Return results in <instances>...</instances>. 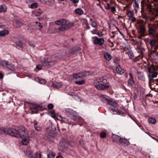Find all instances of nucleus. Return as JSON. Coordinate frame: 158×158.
I'll return each instance as SVG.
<instances>
[{
    "label": "nucleus",
    "mask_w": 158,
    "mask_h": 158,
    "mask_svg": "<svg viewBox=\"0 0 158 158\" xmlns=\"http://www.w3.org/2000/svg\"><path fill=\"white\" fill-rule=\"evenodd\" d=\"M139 78L142 80H144L145 79L143 74L141 73L139 75Z\"/></svg>",
    "instance_id": "ea45409f"
},
{
    "label": "nucleus",
    "mask_w": 158,
    "mask_h": 158,
    "mask_svg": "<svg viewBox=\"0 0 158 158\" xmlns=\"http://www.w3.org/2000/svg\"><path fill=\"white\" fill-rule=\"evenodd\" d=\"M74 25V23H69L66 24L65 26L64 27L62 28H60V29L61 31H64L67 29L73 27Z\"/></svg>",
    "instance_id": "9b49d317"
},
{
    "label": "nucleus",
    "mask_w": 158,
    "mask_h": 158,
    "mask_svg": "<svg viewBox=\"0 0 158 158\" xmlns=\"http://www.w3.org/2000/svg\"><path fill=\"white\" fill-rule=\"evenodd\" d=\"M130 78L128 81L129 84L130 85H132L134 83V81L133 79V75L131 73H130Z\"/></svg>",
    "instance_id": "412c9836"
},
{
    "label": "nucleus",
    "mask_w": 158,
    "mask_h": 158,
    "mask_svg": "<svg viewBox=\"0 0 158 158\" xmlns=\"http://www.w3.org/2000/svg\"><path fill=\"white\" fill-rule=\"evenodd\" d=\"M0 65L3 68L8 71H14L15 70V67L14 65L6 60H0Z\"/></svg>",
    "instance_id": "39448f33"
},
{
    "label": "nucleus",
    "mask_w": 158,
    "mask_h": 158,
    "mask_svg": "<svg viewBox=\"0 0 158 158\" xmlns=\"http://www.w3.org/2000/svg\"><path fill=\"white\" fill-rule=\"evenodd\" d=\"M55 58L56 57L54 56L48 58L45 57L42 59L41 62L43 65L48 67H50L54 65L55 64Z\"/></svg>",
    "instance_id": "7ed1b4c3"
},
{
    "label": "nucleus",
    "mask_w": 158,
    "mask_h": 158,
    "mask_svg": "<svg viewBox=\"0 0 158 158\" xmlns=\"http://www.w3.org/2000/svg\"><path fill=\"white\" fill-rule=\"evenodd\" d=\"M106 134L105 133H102L101 134L100 137L102 138H104L106 136Z\"/></svg>",
    "instance_id": "de8ad7c7"
},
{
    "label": "nucleus",
    "mask_w": 158,
    "mask_h": 158,
    "mask_svg": "<svg viewBox=\"0 0 158 158\" xmlns=\"http://www.w3.org/2000/svg\"><path fill=\"white\" fill-rule=\"evenodd\" d=\"M25 127L23 126L18 127L17 129L7 128H6V133L16 138H19L21 134L25 130Z\"/></svg>",
    "instance_id": "f03ea898"
},
{
    "label": "nucleus",
    "mask_w": 158,
    "mask_h": 158,
    "mask_svg": "<svg viewBox=\"0 0 158 158\" xmlns=\"http://www.w3.org/2000/svg\"><path fill=\"white\" fill-rule=\"evenodd\" d=\"M97 35H98L99 37H101L102 36V33H97Z\"/></svg>",
    "instance_id": "052dcab7"
},
{
    "label": "nucleus",
    "mask_w": 158,
    "mask_h": 158,
    "mask_svg": "<svg viewBox=\"0 0 158 158\" xmlns=\"http://www.w3.org/2000/svg\"><path fill=\"white\" fill-rule=\"evenodd\" d=\"M9 33V31L8 30H4L2 31H0V36H4L6 35H7Z\"/></svg>",
    "instance_id": "a211bd4d"
},
{
    "label": "nucleus",
    "mask_w": 158,
    "mask_h": 158,
    "mask_svg": "<svg viewBox=\"0 0 158 158\" xmlns=\"http://www.w3.org/2000/svg\"><path fill=\"white\" fill-rule=\"evenodd\" d=\"M154 32V30L151 28H149V33L150 34H152Z\"/></svg>",
    "instance_id": "37998d69"
},
{
    "label": "nucleus",
    "mask_w": 158,
    "mask_h": 158,
    "mask_svg": "<svg viewBox=\"0 0 158 158\" xmlns=\"http://www.w3.org/2000/svg\"><path fill=\"white\" fill-rule=\"evenodd\" d=\"M56 156V153L53 152H50L48 155V158H54Z\"/></svg>",
    "instance_id": "a878e982"
},
{
    "label": "nucleus",
    "mask_w": 158,
    "mask_h": 158,
    "mask_svg": "<svg viewBox=\"0 0 158 158\" xmlns=\"http://www.w3.org/2000/svg\"><path fill=\"white\" fill-rule=\"evenodd\" d=\"M90 20L91 21V25L92 27L96 28L98 27V25L97 23L94 21L92 20L91 19H90Z\"/></svg>",
    "instance_id": "cd10ccee"
},
{
    "label": "nucleus",
    "mask_w": 158,
    "mask_h": 158,
    "mask_svg": "<svg viewBox=\"0 0 158 158\" xmlns=\"http://www.w3.org/2000/svg\"><path fill=\"white\" fill-rule=\"evenodd\" d=\"M59 155L57 156L56 158H63V157L60 155V153H58Z\"/></svg>",
    "instance_id": "5fc2aeb1"
},
{
    "label": "nucleus",
    "mask_w": 158,
    "mask_h": 158,
    "mask_svg": "<svg viewBox=\"0 0 158 158\" xmlns=\"http://www.w3.org/2000/svg\"><path fill=\"white\" fill-rule=\"evenodd\" d=\"M36 68L38 69L39 70H40V66L39 65H37L36 66Z\"/></svg>",
    "instance_id": "e2e57ef3"
},
{
    "label": "nucleus",
    "mask_w": 158,
    "mask_h": 158,
    "mask_svg": "<svg viewBox=\"0 0 158 158\" xmlns=\"http://www.w3.org/2000/svg\"><path fill=\"white\" fill-rule=\"evenodd\" d=\"M85 83V81L84 80H82L80 81H76L75 82V84H78L79 85H81Z\"/></svg>",
    "instance_id": "72a5a7b5"
},
{
    "label": "nucleus",
    "mask_w": 158,
    "mask_h": 158,
    "mask_svg": "<svg viewBox=\"0 0 158 158\" xmlns=\"http://www.w3.org/2000/svg\"><path fill=\"white\" fill-rule=\"evenodd\" d=\"M6 133V128L5 129L2 127H0V134Z\"/></svg>",
    "instance_id": "58836bf2"
},
{
    "label": "nucleus",
    "mask_w": 158,
    "mask_h": 158,
    "mask_svg": "<svg viewBox=\"0 0 158 158\" xmlns=\"http://www.w3.org/2000/svg\"><path fill=\"white\" fill-rule=\"evenodd\" d=\"M7 7L4 5L2 4L0 6V12H5L6 11Z\"/></svg>",
    "instance_id": "6ab92c4d"
},
{
    "label": "nucleus",
    "mask_w": 158,
    "mask_h": 158,
    "mask_svg": "<svg viewBox=\"0 0 158 158\" xmlns=\"http://www.w3.org/2000/svg\"><path fill=\"white\" fill-rule=\"evenodd\" d=\"M156 140L157 142H158V140L156 139Z\"/></svg>",
    "instance_id": "774afa93"
},
{
    "label": "nucleus",
    "mask_w": 158,
    "mask_h": 158,
    "mask_svg": "<svg viewBox=\"0 0 158 158\" xmlns=\"http://www.w3.org/2000/svg\"><path fill=\"white\" fill-rule=\"evenodd\" d=\"M67 56L66 52L65 50H63L59 52L58 55H56V58L59 59L64 57Z\"/></svg>",
    "instance_id": "6e6552de"
},
{
    "label": "nucleus",
    "mask_w": 158,
    "mask_h": 158,
    "mask_svg": "<svg viewBox=\"0 0 158 158\" xmlns=\"http://www.w3.org/2000/svg\"><path fill=\"white\" fill-rule=\"evenodd\" d=\"M122 137L118 135H115L113 137V140L117 143L121 144Z\"/></svg>",
    "instance_id": "ddd939ff"
},
{
    "label": "nucleus",
    "mask_w": 158,
    "mask_h": 158,
    "mask_svg": "<svg viewBox=\"0 0 158 158\" xmlns=\"http://www.w3.org/2000/svg\"><path fill=\"white\" fill-rule=\"evenodd\" d=\"M134 15V12L132 11H130L128 13V16L129 18L132 17Z\"/></svg>",
    "instance_id": "f704fd0d"
},
{
    "label": "nucleus",
    "mask_w": 158,
    "mask_h": 158,
    "mask_svg": "<svg viewBox=\"0 0 158 158\" xmlns=\"http://www.w3.org/2000/svg\"><path fill=\"white\" fill-rule=\"evenodd\" d=\"M19 138L22 139L21 143L23 145H27L29 141V136L28 131L26 128H25V130L23 131Z\"/></svg>",
    "instance_id": "20e7f679"
},
{
    "label": "nucleus",
    "mask_w": 158,
    "mask_h": 158,
    "mask_svg": "<svg viewBox=\"0 0 158 158\" xmlns=\"http://www.w3.org/2000/svg\"><path fill=\"white\" fill-rule=\"evenodd\" d=\"M66 23V21L64 19H61L59 20H57L55 22L56 24L59 25H61V26L59 27V30L60 31V28L64 27L65 26Z\"/></svg>",
    "instance_id": "0eeeda50"
},
{
    "label": "nucleus",
    "mask_w": 158,
    "mask_h": 158,
    "mask_svg": "<svg viewBox=\"0 0 158 158\" xmlns=\"http://www.w3.org/2000/svg\"><path fill=\"white\" fill-rule=\"evenodd\" d=\"M129 19L131 20L132 22H134L135 20V19L133 17V16L132 17L129 18Z\"/></svg>",
    "instance_id": "49530a36"
},
{
    "label": "nucleus",
    "mask_w": 158,
    "mask_h": 158,
    "mask_svg": "<svg viewBox=\"0 0 158 158\" xmlns=\"http://www.w3.org/2000/svg\"><path fill=\"white\" fill-rule=\"evenodd\" d=\"M129 142L127 139L122 138L121 144H126L128 145L129 144Z\"/></svg>",
    "instance_id": "393cba45"
},
{
    "label": "nucleus",
    "mask_w": 158,
    "mask_h": 158,
    "mask_svg": "<svg viewBox=\"0 0 158 158\" xmlns=\"http://www.w3.org/2000/svg\"><path fill=\"white\" fill-rule=\"evenodd\" d=\"M88 29H89V28H90V27H89V26H88Z\"/></svg>",
    "instance_id": "69168bd1"
},
{
    "label": "nucleus",
    "mask_w": 158,
    "mask_h": 158,
    "mask_svg": "<svg viewBox=\"0 0 158 158\" xmlns=\"http://www.w3.org/2000/svg\"><path fill=\"white\" fill-rule=\"evenodd\" d=\"M106 8L108 9L110 8V5L108 3L107 5Z\"/></svg>",
    "instance_id": "bf43d9fd"
},
{
    "label": "nucleus",
    "mask_w": 158,
    "mask_h": 158,
    "mask_svg": "<svg viewBox=\"0 0 158 158\" xmlns=\"http://www.w3.org/2000/svg\"><path fill=\"white\" fill-rule=\"evenodd\" d=\"M96 39L93 42L95 44H98L100 45H102L104 42V40L102 38H98L97 37H96Z\"/></svg>",
    "instance_id": "9d476101"
},
{
    "label": "nucleus",
    "mask_w": 158,
    "mask_h": 158,
    "mask_svg": "<svg viewBox=\"0 0 158 158\" xmlns=\"http://www.w3.org/2000/svg\"><path fill=\"white\" fill-rule=\"evenodd\" d=\"M107 77L106 76L100 77L94 82L95 86L98 89L104 90L108 89L110 85L107 84Z\"/></svg>",
    "instance_id": "f257e3e1"
},
{
    "label": "nucleus",
    "mask_w": 158,
    "mask_h": 158,
    "mask_svg": "<svg viewBox=\"0 0 158 158\" xmlns=\"http://www.w3.org/2000/svg\"><path fill=\"white\" fill-rule=\"evenodd\" d=\"M33 158H40V153L38 152H36L33 156Z\"/></svg>",
    "instance_id": "4c0bfd02"
},
{
    "label": "nucleus",
    "mask_w": 158,
    "mask_h": 158,
    "mask_svg": "<svg viewBox=\"0 0 158 158\" xmlns=\"http://www.w3.org/2000/svg\"><path fill=\"white\" fill-rule=\"evenodd\" d=\"M78 76H79V73L75 74L73 75V78H74L75 79H78V78H79Z\"/></svg>",
    "instance_id": "c03bdc74"
},
{
    "label": "nucleus",
    "mask_w": 158,
    "mask_h": 158,
    "mask_svg": "<svg viewBox=\"0 0 158 158\" xmlns=\"http://www.w3.org/2000/svg\"><path fill=\"white\" fill-rule=\"evenodd\" d=\"M75 11L77 14L79 15H81L83 13V10L80 8H77L75 9Z\"/></svg>",
    "instance_id": "b1692460"
},
{
    "label": "nucleus",
    "mask_w": 158,
    "mask_h": 158,
    "mask_svg": "<svg viewBox=\"0 0 158 158\" xmlns=\"http://www.w3.org/2000/svg\"><path fill=\"white\" fill-rule=\"evenodd\" d=\"M104 57L107 60L109 61L111 59L112 56L108 53H106L104 54Z\"/></svg>",
    "instance_id": "4be33fe9"
},
{
    "label": "nucleus",
    "mask_w": 158,
    "mask_h": 158,
    "mask_svg": "<svg viewBox=\"0 0 158 158\" xmlns=\"http://www.w3.org/2000/svg\"><path fill=\"white\" fill-rule=\"evenodd\" d=\"M156 44V41L154 40H151L150 42V44L152 47L154 46Z\"/></svg>",
    "instance_id": "c9c22d12"
},
{
    "label": "nucleus",
    "mask_w": 158,
    "mask_h": 158,
    "mask_svg": "<svg viewBox=\"0 0 158 158\" xmlns=\"http://www.w3.org/2000/svg\"><path fill=\"white\" fill-rule=\"evenodd\" d=\"M3 77V75L1 73H0V79H2Z\"/></svg>",
    "instance_id": "680f3d73"
},
{
    "label": "nucleus",
    "mask_w": 158,
    "mask_h": 158,
    "mask_svg": "<svg viewBox=\"0 0 158 158\" xmlns=\"http://www.w3.org/2000/svg\"><path fill=\"white\" fill-rule=\"evenodd\" d=\"M62 85L61 82H54L53 83V85L54 87L59 89L61 87Z\"/></svg>",
    "instance_id": "dca6fc26"
},
{
    "label": "nucleus",
    "mask_w": 158,
    "mask_h": 158,
    "mask_svg": "<svg viewBox=\"0 0 158 158\" xmlns=\"http://www.w3.org/2000/svg\"><path fill=\"white\" fill-rule=\"evenodd\" d=\"M78 79H80L81 78H83L82 75V74L81 73H79V76H78Z\"/></svg>",
    "instance_id": "3c124183"
},
{
    "label": "nucleus",
    "mask_w": 158,
    "mask_h": 158,
    "mask_svg": "<svg viewBox=\"0 0 158 158\" xmlns=\"http://www.w3.org/2000/svg\"><path fill=\"white\" fill-rule=\"evenodd\" d=\"M25 154L30 158H33L32 154L30 151H27L25 152Z\"/></svg>",
    "instance_id": "bb28decb"
},
{
    "label": "nucleus",
    "mask_w": 158,
    "mask_h": 158,
    "mask_svg": "<svg viewBox=\"0 0 158 158\" xmlns=\"http://www.w3.org/2000/svg\"><path fill=\"white\" fill-rule=\"evenodd\" d=\"M53 107V105L52 104H50L48 105V107L49 109H52Z\"/></svg>",
    "instance_id": "a18cd8bd"
},
{
    "label": "nucleus",
    "mask_w": 158,
    "mask_h": 158,
    "mask_svg": "<svg viewBox=\"0 0 158 158\" xmlns=\"http://www.w3.org/2000/svg\"><path fill=\"white\" fill-rule=\"evenodd\" d=\"M126 53L128 54L130 58L132 59L133 58L134 56L131 51H130L129 50L127 51Z\"/></svg>",
    "instance_id": "c756f323"
},
{
    "label": "nucleus",
    "mask_w": 158,
    "mask_h": 158,
    "mask_svg": "<svg viewBox=\"0 0 158 158\" xmlns=\"http://www.w3.org/2000/svg\"><path fill=\"white\" fill-rule=\"evenodd\" d=\"M38 6V4L37 3H34L31 4V5L30 8L31 9H34L36 8Z\"/></svg>",
    "instance_id": "2f4dec72"
},
{
    "label": "nucleus",
    "mask_w": 158,
    "mask_h": 158,
    "mask_svg": "<svg viewBox=\"0 0 158 158\" xmlns=\"http://www.w3.org/2000/svg\"><path fill=\"white\" fill-rule=\"evenodd\" d=\"M81 73L82 74V75L83 77L88 76L89 74V72L87 71H85Z\"/></svg>",
    "instance_id": "473e14b6"
},
{
    "label": "nucleus",
    "mask_w": 158,
    "mask_h": 158,
    "mask_svg": "<svg viewBox=\"0 0 158 158\" xmlns=\"http://www.w3.org/2000/svg\"><path fill=\"white\" fill-rule=\"evenodd\" d=\"M116 70L117 73L120 75L122 74L123 73V70H122L119 66H118L116 67Z\"/></svg>",
    "instance_id": "5701e85b"
},
{
    "label": "nucleus",
    "mask_w": 158,
    "mask_h": 158,
    "mask_svg": "<svg viewBox=\"0 0 158 158\" xmlns=\"http://www.w3.org/2000/svg\"><path fill=\"white\" fill-rule=\"evenodd\" d=\"M38 107L36 104H33L30 106V109L32 113H36L38 112Z\"/></svg>",
    "instance_id": "f8f14e48"
},
{
    "label": "nucleus",
    "mask_w": 158,
    "mask_h": 158,
    "mask_svg": "<svg viewBox=\"0 0 158 158\" xmlns=\"http://www.w3.org/2000/svg\"><path fill=\"white\" fill-rule=\"evenodd\" d=\"M67 113L68 115H73V118L75 120H79L81 119L80 117L77 116L76 112L70 109H67L66 110Z\"/></svg>",
    "instance_id": "423d86ee"
},
{
    "label": "nucleus",
    "mask_w": 158,
    "mask_h": 158,
    "mask_svg": "<svg viewBox=\"0 0 158 158\" xmlns=\"http://www.w3.org/2000/svg\"><path fill=\"white\" fill-rule=\"evenodd\" d=\"M100 98L102 102L107 103L109 102L110 98H108L107 96L103 94H101Z\"/></svg>",
    "instance_id": "2eb2a0df"
},
{
    "label": "nucleus",
    "mask_w": 158,
    "mask_h": 158,
    "mask_svg": "<svg viewBox=\"0 0 158 158\" xmlns=\"http://www.w3.org/2000/svg\"><path fill=\"white\" fill-rule=\"evenodd\" d=\"M35 81H36L37 82H39L40 81V78L39 77H36L35 79Z\"/></svg>",
    "instance_id": "864d4df0"
},
{
    "label": "nucleus",
    "mask_w": 158,
    "mask_h": 158,
    "mask_svg": "<svg viewBox=\"0 0 158 158\" xmlns=\"http://www.w3.org/2000/svg\"><path fill=\"white\" fill-rule=\"evenodd\" d=\"M51 116L52 118H55V113L54 110L51 112Z\"/></svg>",
    "instance_id": "a19ab883"
},
{
    "label": "nucleus",
    "mask_w": 158,
    "mask_h": 158,
    "mask_svg": "<svg viewBox=\"0 0 158 158\" xmlns=\"http://www.w3.org/2000/svg\"><path fill=\"white\" fill-rule=\"evenodd\" d=\"M73 1L74 3H76L78 2L79 0H73Z\"/></svg>",
    "instance_id": "4d7b16f0"
},
{
    "label": "nucleus",
    "mask_w": 158,
    "mask_h": 158,
    "mask_svg": "<svg viewBox=\"0 0 158 158\" xmlns=\"http://www.w3.org/2000/svg\"><path fill=\"white\" fill-rule=\"evenodd\" d=\"M149 122L152 124H155L156 122V120L153 118H150L148 119Z\"/></svg>",
    "instance_id": "7c9ffc66"
},
{
    "label": "nucleus",
    "mask_w": 158,
    "mask_h": 158,
    "mask_svg": "<svg viewBox=\"0 0 158 158\" xmlns=\"http://www.w3.org/2000/svg\"><path fill=\"white\" fill-rule=\"evenodd\" d=\"M108 104L114 107H116L117 106V103L115 102L114 101L113 99L111 98H110Z\"/></svg>",
    "instance_id": "aec40b11"
},
{
    "label": "nucleus",
    "mask_w": 158,
    "mask_h": 158,
    "mask_svg": "<svg viewBox=\"0 0 158 158\" xmlns=\"http://www.w3.org/2000/svg\"><path fill=\"white\" fill-rule=\"evenodd\" d=\"M136 50H137V51L138 53H141V52L140 49L139 47H137V48H136Z\"/></svg>",
    "instance_id": "09e8293b"
},
{
    "label": "nucleus",
    "mask_w": 158,
    "mask_h": 158,
    "mask_svg": "<svg viewBox=\"0 0 158 158\" xmlns=\"http://www.w3.org/2000/svg\"><path fill=\"white\" fill-rule=\"evenodd\" d=\"M141 5L143 7L144 6H147L148 8L149 9H151L152 8L151 7V5L150 4L149 5H148L147 4L145 3V2L144 0H143L141 2Z\"/></svg>",
    "instance_id": "c85d7f7f"
},
{
    "label": "nucleus",
    "mask_w": 158,
    "mask_h": 158,
    "mask_svg": "<svg viewBox=\"0 0 158 158\" xmlns=\"http://www.w3.org/2000/svg\"><path fill=\"white\" fill-rule=\"evenodd\" d=\"M137 98V96L136 95H135L134 96V99H136Z\"/></svg>",
    "instance_id": "0e129e2a"
},
{
    "label": "nucleus",
    "mask_w": 158,
    "mask_h": 158,
    "mask_svg": "<svg viewBox=\"0 0 158 158\" xmlns=\"http://www.w3.org/2000/svg\"><path fill=\"white\" fill-rule=\"evenodd\" d=\"M14 25L17 27H19L22 26L23 23L19 20H15L13 22Z\"/></svg>",
    "instance_id": "f3484780"
},
{
    "label": "nucleus",
    "mask_w": 158,
    "mask_h": 158,
    "mask_svg": "<svg viewBox=\"0 0 158 158\" xmlns=\"http://www.w3.org/2000/svg\"><path fill=\"white\" fill-rule=\"evenodd\" d=\"M29 77H31V75H30L29 76H28Z\"/></svg>",
    "instance_id": "338daca9"
},
{
    "label": "nucleus",
    "mask_w": 158,
    "mask_h": 158,
    "mask_svg": "<svg viewBox=\"0 0 158 158\" xmlns=\"http://www.w3.org/2000/svg\"><path fill=\"white\" fill-rule=\"evenodd\" d=\"M65 143L63 141H61L59 143L58 148V149L61 151H63L65 149Z\"/></svg>",
    "instance_id": "4468645a"
},
{
    "label": "nucleus",
    "mask_w": 158,
    "mask_h": 158,
    "mask_svg": "<svg viewBox=\"0 0 158 158\" xmlns=\"http://www.w3.org/2000/svg\"><path fill=\"white\" fill-rule=\"evenodd\" d=\"M140 31L141 32L143 33L144 32L145 30V29L143 26H140Z\"/></svg>",
    "instance_id": "79ce46f5"
},
{
    "label": "nucleus",
    "mask_w": 158,
    "mask_h": 158,
    "mask_svg": "<svg viewBox=\"0 0 158 158\" xmlns=\"http://www.w3.org/2000/svg\"><path fill=\"white\" fill-rule=\"evenodd\" d=\"M108 41H109V42H110L111 44V45H110V46L111 47H113V46H114V44H113V43L111 42L110 40H108Z\"/></svg>",
    "instance_id": "13d9d810"
},
{
    "label": "nucleus",
    "mask_w": 158,
    "mask_h": 158,
    "mask_svg": "<svg viewBox=\"0 0 158 158\" xmlns=\"http://www.w3.org/2000/svg\"><path fill=\"white\" fill-rule=\"evenodd\" d=\"M47 0H40L41 2L43 4H45L46 3Z\"/></svg>",
    "instance_id": "603ef678"
},
{
    "label": "nucleus",
    "mask_w": 158,
    "mask_h": 158,
    "mask_svg": "<svg viewBox=\"0 0 158 158\" xmlns=\"http://www.w3.org/2000/svg\"><path fill=\"white\" fill-rule=\"evenodd\" d=\"M111 10L112 11H114L115 10V8L114 7H112L111 8Z\"/></svg>",
    "instance_id": "6e6d98bb"
},
{
    "label": "nucleus",
    "mask_w": 158,
    "mask_h": 158,
    "mask_svg": "<svg viewBox=\"0 0 158 158\" xmlns=\"http://www.w3.org/2000/svg\"><path fill=\"white\" fill-rule=\"evenodd\" d=\"M34 127L35 128V129L37 131H39L40 130V127H36V124L35 123L34 124Z\"/></svg>",
    "instance_id": "8fccbe9b"
},
{
    "label": "nucleus",
    "mask_w": 158,
    "mask_h": 158,
    "mask_svg": "<svg viewBox=\"0 0 158 158\" xmlns=\"http://www.w3.org/2000/svg\"><path fill=\"white\" fill-rule=\"evenodd\" d=\"M149 74L148 75V77L150 80H152L153 78L156 77H157L158 73L155 72H151L149 69L148 70Z\"/></svg>",
    "instance_id": "1a4fd4ad"
},
{
    "label": "nucleus",
    "mask_w": 158,
    "mask_h": 158,
    "mask_svg": "<svg viewBox=\"0 0 158 158\" xmlns=\"http://www.w3.org/2000/svg\"><path fill=\"white\" fill-rule=\"evenodd\" d=\"M46 83V81L44 79H40V84L44 85Z\"/></svg>",
    "instance_id": "e433bc0d"
}]
</instances>
